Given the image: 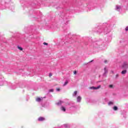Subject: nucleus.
I'll use <instances>...</instances> for the list:
<instances>
[{
    "label": "nucleus",
    "mask_w": 128,
    "mask_h": 128,
    "mask_svg": "<svg viewBox=\"0 0 128 128\" xmlns=\"http://www.w3.org/2000/svg\"><path fill=\"white\" fill-rule=\"evenodd\" d=\"M44 44L45 46H48V43L46 42H44L43 43Z\"/></svg>",
    "instance_id": "obj_20"
},
{
    "label": "nucleus",
    "mask_w": 128,
    "mask_h": 128,
    "mask_svg": "<svg viewBox=\"0 0 128 128\" xmlns=\"http://www.w3.org/2000/svg\"><path fill=\"white\" fill-rule=\"evenodd\" d=\"M126 31H128V26H127V27L126 28Z\"/></svg>",
    "instance_id": "obj_22"
},
{
    "label": "nucleus",
    "mask_w": 128,
    "mask_h": 128,
    "mask_svg": "<svg viewBox=\"0 0 128 128\" xmlns=\"http://www.w3.org/2000/svg\"><path fill=\"white\" fill-rule=\"evenodd\" d=\"M68 84V81L65 82L64 84V86H66V84Z\"/></svg>",
    "instance_id": "obj_12"
},
{
    "label": "nucleus",
    "mask_w": 128,
    "mask_h": 128,
    "mask_svg": "<svg viewBox=\"0 0 128 128\" xmlns=\"http://www.w3.org/2000/svg\"><path fill=\"white\" fill-rule=\"evenodd\" d=\"M104 70L105 74H106L108 72V70L106 69V68H104Z\"/></svg>",
    "instance_id": "obj_11"
},
{
    "label": "nucleus",
    "mask_w": 128,
    "mask_h": 128,
    "mask_svg": "<svg viewBox=\"0 0 128 128\" xmlns=\"http://www.w3.org/2000/svg\"><path fill=\"white\" fill-rule=\"evenodd\" d=\"M74 74H76V70H74Z\"/></svg>",
    "instance_id": "obj_21"
},
{
    "label": "nucleus",
    "mask_w": 128,
    "mask_h": 128,
    "mask_svg": "<svg viewBox=\"0 0 128 128\" xmlns=\"http://www.w3.org/2000/svg\"><path fill=\"white\" fill-rule=\"evenodd\" d=\"M18 50H23L22 47L19 46H18Z\"/></svg>",
    "instance_id": "obj_10"
},
{
    "label": "nucleus",
    "mask_w": 128,
    "mask_h": 128,
    "mask_svg": "<svg viewBox=\"0 0 128 128\" xmlns=\"http://www.w3.org/2000/svg\"><path fill=\"white\" fill-rule=\"evenodd\" d=\"M113 86H112V84H110L109 86V88H112Z\"/></svg>",
    "instance_id": "obj_13"
},
{
    "label": "nucleus",
    "mask_w": 128,
    "mask_h": 128,
    "mask_svg": "<svg viewBox=\"0 0 128 128\" xmlns=\"http://www.w3.org/2000/svg\"><path fill=\"white\" fill-rule=\"evenodd\" d=\"M62 110H63V112H66V108L64 106L61 107Z\"/></svg>",
    "instance_id": "obj_8"
},
{
    "label": "nucleus",
    "mask_w": 128,
    "mask_h": 128,
    "mask_svg": "<svg viewBox=\"0 0 128 128\" xmlns=\"http://www.w3.org/2000/svg\"><path fill=\"white\" fill-rule=\"evenodd\" d=\"M122 68H128V64L126 63H124V64L122 66Z\"/></svg>",
    "instance_id": "obj_2"
},
{
    "label": "nucleus",
    "mask_w": 128,
    "mask_h": 128,
    "mask_svg": "<svg viewBox=\"0 0 128 128\" xmlns=\"http://www.w3.org/2000/svg\"><path fill=\"white\" fill-rule=\"evenodd\" d=\"M52 76V73H50L49 74V77L51 78V76Z\"/></svg>",
    "instance_id": "obj_19"
},
{
    "label": "nucleus",
    "mask_w": 128,
    "mask_h": 128,
    "mask_svg": "<svg viewBox=\"0 0 128 128\" xmlns=\"http://www.w3.org/2000/svg\"><path fill=\"white\" fill-rule=\"evenodd\" d=\"M38 120H39L40 122H42V120H44V117H40L38 118Z\"/></svg>",
    "instance_id": "obj_4"
},
{
    "label": "nucleus",
    "mask_w": 128,
    "mask_h": 128,
    "mask_svg": "<svg viewBox=\"0 0 128 128\" xmlns=\"http://www.w3.org/2000/svg\"><path fill=\"white\" fill-rule=\"evenodd\" d=\"M100 85H99L97 87H94V86H91L89 88L90 90H98V88H100Z\"/></svg>",
    "instance_id": "obj_1"
},
{
    "label": "nucleus",
    "mask_w": 128,
    "mask_h": 128,
    "mask_svg": "<svg viewBox=\"0 0 128 128\" xmlns=\"http://www.w3.org/2000/svg\"><path fill=\"white\" fill-rule=\"evenodd\" d=\"M64 102L62 101V100H60L59 102H58L56 103L57 106H60V104H63Z\"/></svg>",
    "instance_id": "obj_6"
},
{
    "label": "nucleus",
    "mask_w": 128,
    "mask_h": 128,
    "mask_svg": "<svg viewBox=\"0 0 128 128\" xmlns=\"http://www.w3.org/2000/svg\"><path fill=\"white\" fill-rule=\"evenodd\" d=\"M77 94H78V92H76V91H74V96H76Z\"/></svg>",
    "instance_id": "obj_14"
},
{
    "label": "nucleus",
    "mask_w": 128,
    "mask_h": 128,
    "mask_svg": "<svg viewBox=\"0 0 128 128\" xmlns=\"http://www.w3.org/2000/svg\"><path fill=\"white\" fill-rule=\"evenodd\" d=\"M121 73L122 74H126V70H122Z\"/></svg>",
    "instance_id": "obj_7"
},
{
    "label": "nucleus",
    "mask_w": 128,
    "mask_h": 128,
    "mask_svg": "<svg viewBox=\"0 0 128 128\" xmlns=\"http://www.w3.org/2000/svg\"><path fill=\"white\" fill-rule=\"evenodd\" d=\"M42 98H36V102H41L42 101Z\"/></svg>",
    "instance_id": "obj_5"
},
{
    "label": "nucleus",
    "mask_w": 128,
    "mask_h": 128,
    "mask_svg": "<svg viewBox=\"0 0 128 128\" xmlns=\"http://www.w3.org/2000/svg\"><path fill=\"white\" fill-rule=\"evenodd\" d=\"M54 89H50V90H49V92H54Z\"/></svg>",
    "instance_id": "obj_16"
},
{
    "label": "nucleus",
    "mask_w": 128,
    "mask_h": 128,
    "mask_svg": "<svg viewBox=\"0 0 128 128\" xmlns=\"http://www.w3.org/2000/svg\"><path fill=\"white\" fill-rule=\"evenodd\" d=\"M80 100H82V97H80V96H78L77 97V102H80Z\"/></svg>",
    "instance_id": "obj_3"
},
{
    "label": "nucleus",
    "mask_w": 128,
    "mask_h": 128,
    "mask_svg": "<svg viewBox=\"0 0 128 128\" xmlns=\"http://www.w3.org/2000/svg\"><path fill=\"white\" fill-rule=\"evenodd\" d=\"M118 76H119L118 74H116V78H118Z\"/></svg>",
    "instance_id": "obj_18"
},
{
    "label": "nucleus",
    "mask_w": 128,
    "mask_h": 128,
    "mask_svg": "<svg viewBox=\"0 0 128 128\" xmlns=\"http://www.w3.org/2000/svg\"><path fill=\"white\" fill-rule=\"evenodd\" d=\"M56 90H57V92H60V88H56Z\"/></svg>",
    "instance_id": "obj_15"
},
{
    "label": "nucleus",
    "mask_w": 128,
    "mask_h": 128,
    "mask_svg": "<svg viewBox=\"0 0 128 128\" xmlns=\"http://www.w3.org/2000/svg\"><path fill=\"white\" fill-rule=\"evenodd\" d=\"M113 108L114 110H118V107L116 106H114Z\"/></svg>",
    "instance_id": "obj_9"
},
{
    "label": "nucleus",
    "mask_w": 128,
    "mask_h": 128,
    "mask_svg": "<svg viewBox=\"0 0 128 128\" xmlns=\"http://www.w3.org/2000/svg\"><path fill=\"white\" fill-rule=\"evenodd\" d=\"M117 8H118V7H117Z\"/></svg>",
    "instance_id": "obj_24"
},
{
    "label": "nucleus",
    "mask_w": 128,
    "mask_h": 128,
    "mask_svg": "<svg viewBox=\"0 0 128 128\" xmlns=\"http://www.w3.org/2000/svg\"><path fill=\"white\" fill-rule=\"evenodd\" d=\"M113 104L112 102H108V105L110 106V104Z\"/></svg>",
    "instance_id": "obj_17"
},
{
    "label": "nucleus",
    "mask_w": 128,
    "mask_h": 128,
    "mask_svg": "<svg viewBox=\"0 0 128 128\" xmlns=\"http://www.w3.org/2000/svg\"><path fill=\"white\" fill-rule=\"evenodd\" d=\"M104 63H105V64H107V63H108V60H105V61H104Z\"/></svg>",
    "instance_id": "obj_23"
}]
</instances>
